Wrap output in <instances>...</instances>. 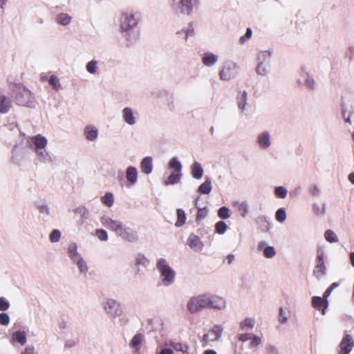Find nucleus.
I'll return each mask as SVG.
<instances>
[{"label":"nucleus","mask_w":354,"mask_h":354,"mask_svg":"<svg viewBox=\"0 0 354 354\" xmlns=\"http://www.w3.org/2000/svg\"><path fill=\"white\" fill-rule=\"evenodd\" d=\"M12 97L17 104L29 108H33L35 104L34 94L21 84H15L12 90Z\"/></svg>","instance_id":"1"},{"label":"nucleus","mask_w":354,"mask_h":354,"mask_svg":"<svg viewBox=\"0 0 354 354\" xmlns=\"http://www.w3.org/2000/svg\"><path fill=\"white\" fill-rule=\"evenodd\" d=\"M157 269L160 273V277L162 278V283L165 286L171 284L175 279L176 272L169 266L168 263L165 259H159L156 264Z\"/></svg>","instance_id":"2"},{"label":"nucleus","mask_w":354,"mask_h":354,"mask_svg":"<svg viewBox=\"0 0 354 354\" xmlns=\"http://www.w3.org/2000/svg\"><path fill=\"white\" fill-rule=\"evenodd\" d=\"M187 310L191 313H196L207 308L206 294L200 295L190 298L187 304Z\"/></svg>","instance_id":"3"},{"label":"nucleus","mask_w":354,"mask_h":354,"mask_svg":"<svg viewBox=\"0 0 354 354\" xmlns=\"http://www.w3.org/2000/svg\"><path fill=\"white\" fill-rule=\"evenodd\" d=\"M223 328L220 326L215 325L207 333L204 334L201 339L203 347L210 345L212 342L217 341L221 336Z\"/></svg>","instance_id":"4"},{"label":"nucleus","mask_w":354,"mask_h":354,"mask_svg":"<svg viewBox=\"0 0 354 354\" xmlns=\"http://www.w3.org/2000/svg\"><path fill=\"white\" fill-rule=\"evenodd\" d=\"M198 0H179L178 8L183 14L189 15L198 6Z\"/></svg>","instance_id":"5"},{"label":"nucleus","mask_w":354,"mask_h":354,"mask_svg":"<svg viewBox=\"0 0 354 354\" xmlns=\"http://www.w3.org/2000/svg\"><path fill=\"white\" fill-rule=\"evenodd\" d=\"M104 310L108 315L113 317H119L122 313L120 305L114 299H109L104 304Z\"/></svg>","instance_id":"6"},{"label":"nucleus","mask_w":354,"mask_h":354,"mask_svg":"<svg viewBox=\"0 0 354 354\" xmlns=\"http://www.w3.org/2000/svg\"><path fill=\"white\" fill-rule=\"evenodd\" d=\"M100 221L105 227L114 232L117 235L123 226V223L122 222L113 220L111 218L105 216L100 218Z\"/></svg>","instance_id":"7"},{"label":"nucleus","mask_w":354,"mask_h":354,"mask_svg":"<svg viewBox=\"0 0 354 354\" xmlns=\"http://www.w3.org/2000/svg\"><path fill=\"white\" fill-rule=\"evenodd\" d=\"M138 19L132 13H124L121 17V28L127 30L136 26Z\"/></svg>","instance_id":"8"},{"label":"nucleus","mask_w":354,"mask_h":354,"mask_svg":"<svg viewBox=\"0 0 354 354\" xmlns=\"http://www.w3.org/2000/svg\"><path fill=\"white\" fill-rule=\"evenodd\" d=\"M354 346V342L350 335H346L339 344L338 354H349Z\"/></svg>","instance_id":"9"},{"label":"nucleus","mask_w":354,"mask_h":354,"mask_svg":"<svg viewBox=\"0 0 354 354\" xmlns=\"http://www.w3.org/2000/svg\"><path fill=\"white\" fill-rule=\"evenodd\" d=\"M326 274V267L324 261V254L322 252H317V265L313 270V274L317 278H320Z\"/></svg>","instance_id":"10"},{"label":"nucleus","mask_w":354,"mask_h":354,"mask_svg":"<svg viewBox=\"0 0 354 354\" xmlns=\"http://www.w3.org/2000/svg\"><path fill=\"white\" fill-rule=\"evenodd\" d=\"M270 53L268 51H263L259 54L258 59L260 61L258 66H257V72L259 75H265L268 72V64H265L264 62L267 59H270Z\"/></svg>","instance_id":"11"},{"label":"nucleus","mask_w":354,"mask_h":354,"mask_svg":"<svg viewBox=\"0 0 354 354\" xmlns=\"http://www.w3.org/2000/svg\"><path fill=\"white\" fill-rule=\"evenodd\" d=\"M30 139L35 146L36 153L39 156H43V152L41 150L44 149L47 145V140L46 138L38 134L32 137Z\"/></svg>","instance_id":"12"},{"label":"nucleus","mask_w":354,"mask_h":354,"mask_svg":"<svg viewBox=\"0 0 354 354\" xmlns=\"http://www.w3.org/2000/svg\"><path fill=\"white\" fill-rule=\"evenodd\" d=\"M118 236L130 242H133L138 240L137 232L124 225L122 227V229Z\"/></svg>","instance_id":"13"},{"label":"nucleus","mask_w":354,"mask_h":354,"mask_svg":"<svg viewBox=\"0 0 354 354\" xmlns=\"http://www.w3.org/2000/svg\"><path fill=\"white\" fill-rule=\"evenodd\" d=\"M207 308L214 309H221L225 306V301L222 297L218 296H209L206 294Z\"/></svg>","instance_id":"14"},{"label":"nucleus","mask_w":354,"mask_h":354,"mask_svg":"<svg viewBox=\"0 0 354 354\" xmlns=\"http://www.w3.org/2000/svg\"><path fill=\"white\" fill-rule=\"evenodd\" d=\"M220 78L223 80H229L236 75L235 66L232 64H225L219 73Z\"/></svg>","instance_id":"15"},{"label":"nucleus","mask_w":354,"mask_h":354,"mask_svg":"<svg viewBox=\"0 0 354 354\" xmlns=\"http://www.w3.org/2000/svg\"><path fill=\"white\" fill-rule=\"evenodd\" d=\"M312 306L314 308L322 311V314L324 315L328 306V301L326 299L315 296L312 298Z\"/></svg>","instance_id":"16"},{"label":"nucleus","mask_w":354,"mask_h":354,"mask_svg":"<svg viewBox=\"0 0 354 354\" xmlns=\"http://www.w3.org/2000/svg\"><path fill=\"white\" fill-rule=\"evenodd\" d=\"M187 245L194 250L200 251L203 248V242L199 236L194 234H191L187 241Z\"/></svg>","instance_id":"17"},{"label":"nucleus","mask_w":354,"mask_h":354,"mask_svg":"<svg viewBox=\"0 0 354 354\" xmlns=\"http://www.w3.org/2000/svg\"><path fill=\"white\" fill-rule=\"evenodd\" d=\"M12 107L11 100L5 95H0V113L6 114Z\"/></svg>","instance_id":"18"},{"label":"nucleus","mask_w":354,"mask_h":354,"mask_svg":"<svg viewBox=\"0 0 354 354\" xmlns=\"http://www.w3.org/2000/svg\"><path fill=\"white\" fill-rule=\"evenodd\" d=\"M126 178L130 185L135 184L138 178V171L134 167H129L126 170Z\"/></svg>","instance_id":"19"},{"label":"nucleus","mask_w":354,"mask_h":354,"mask_svg":"<svg viewBox=\"0 0 354 354\" xmlns=\"http://www.w3.org/2000/svg\"><path fill=\"white\" fill-rule=\"evenodd\" d=\"M84 133L88 140L93 141L97 138L98 131L95 127L88 125L85 127Z\"/></svg>","instance_id":"20"},{"label":"nucleus","mask_w":354,"mask_h":354,"mask_svg":"<svg viewBox=\"0 0 354 354\" xmlns=\"http://www.w3.org/2000/svg\"><path fill=\"white\" fill-rule=\"evenodd\" d=\"M169 345L171 346L175 351L181 352L182 354H190L189 351V346L186 344L170 341Z\"/></svg>","instance_id":"21"},{"label":"nucleus","mask_w":354,"mask_h":354,"mask_svg":"<svg viewBox=\"0 0 354 354\" xmlns=\"http://www.w3.org/2000/svg\"><path fill=\"white\" fill-rule=\"evenodd\" d=\"M266 243L264 242H260L258 244V249L261 250L263 249V256L266 258L270 259L275 256L276 251L272 246L265 247Z\"/></svg>","instance_id":"22"},{"label":"nucleus","mask_w":354,"mask_h":354,"mask_svg":"<svg viewBox=\"0 0 354 354\" xmlns=\"http://www.w3.org/2000/svg\"><path fill=\"white\" fill-rule=\"evenodd\" d=\"M11 342H18L24 345L26 342V333L25 331H16L12 333Z\"/></svg>","instance_id":"23"},{"label":"nucleus","mask_w":354,"mask_h":354,"mask_svg":"<svg viewBox=\"0 0 354 354\" xmlns=\"http://www.w3.org/2000/svg\"><path fill=\"white\" fill-rule=\"evenodd\" d=\"M152 159L151 157H145L140 163V168L143 173L149 174L152 171Z\"/></svg>","instance_id":"24"},{"label":"nucleus","mask_w":354,"mask_h":354,"mask_svg":"<svg viewBox=\"0 0 354 354\" xmlns=\"http://www.w3.org/2000/svg\"><path fill=\"white\" fill-rule=\"evenodd\" d=\"M218 60V57L213 53H204L203 57V63L207 66H211L214 65Z\"/></svg>","instance_id":"25"},{"label":"nucleus","mask_w":354,"mask_h":354,"mask_svg":"<svg viewBox=\"0 0 354 354\" xmlns=\"http://www.w3.org/2000/svg\"><path fill=\"white\" fill-rule=\"evenodd\" d=\"M200 198H201V197L198 196L196 198L195 202H194V205L198 209V212L196 214V221H197L205 218L207 214V207H205L202 208V207H199V205H198V201H199Z\"/></svg>","instance_id":"26"},{"label":"nucleus","mask_w":354,"mask_h":354,"mask_svg":"<svg viewBox=\"0 0 354 354\" xmlns=\"http://www.w3.org/2000/svg\"><path fill=\"white\" fill-rule=\"evenodd\" d=\"M122 114L123 118L127 124L130 125H133L135 124L136 120L131 109L129 107L124 108L122 111Z\"/></svg>","instance_id":"27"},{"label":"nucleus","mask_w":354,"mask_h":354,"mask_svg":"<svg viewBox=\"0 0 354 354\" xmlns=\"http://www.w3.org/2000/svg\"><path fill=\"white\" fill-rule=\"evenodd\" d=\"M192 176L196 179H200L203 175V169L200 163L195 162L192 165Z\"/></svg>","instance_id":"28"},{"label":"nucleus","mask_w":354,"mask_h":354,"mask_svg":"<svg viewBox=\"0 0 354 354\" xmlns=\"http://www.w3.org/2000/svg\"><path fill=\"white\" fill-rule=\"evenodd\" d=\"M181 176V172L174 171L168 176L167 180H165V184L166 185L176 184L180 181Z\"/></svg>","instance_id":"29"},{"label":"nucleus","mask_w":354,"mask_h":354,"mask_svg":"<svg viewBox=\"0 0 354 354\" xmlns=\"http://www.w3.org/2000/svg\"><path fill=\"white\" fill-rule=\"evenodd\" d=\"M176 214H177V221L176 222L175 225L176 227H181L185 223L186 218H187L186 214L185 213V211L182 209H177Z\"/></svg>","instance_id":"30"},{"label":"nucleus","mask_w":354,"mask_h":354,"mask_svg":"<svg viewBox=\"0 0 354 354\" xmlns=\"http://www.w3.org/2000/svg\"><path fill=\"white\" fill-rule=\"evenodd\" d=\"M258 143L260 147L263 148H267L270 146L269 135L267 133H263L259 136Z\"/></svg>","instance_id":"31"},{"label":"nucleus","mask_w":354,"mask_h":354,"mask_svg":"<svg viewBox=\"0 0 354 354\" xmlns=\"http://www.w3.org/2000/svg\"><path fill=\"white\" fill-rule=\"evenodd\" d=\"M212 183L210 180H205L204 183H203L198 187V192L204 194H208L212 191Z\"/></svg>","instance_id":"32"},{"label":"nucleus","mask_w":354,"mask_h":354,"mask_svg":"<svg viewBox=\"0 0 354 354\" xmlns=\"http://www.w3.org/2000/svg\"><path fill=\"white\" fill-rule=\"evenodd\" d=\"M144 336L141 333L136 334L132 338L130 346L136 349H139V346L143 340Z\"/></svg>","instance_id":"33"},{"label":"nucleus","mask_w":354,"mask_h":354,"mask_svg":"<svg viewBox=\"0 0 354 354\" xmlns=\"http://www.w3.org/2000/svg\"><path fill=\"white\" fill-rule=\"evenodd\" d=\"M168 167L169 169H174V171L181 172V164L176 157H174L170 160L168 164Z\"/></svg>","instance_id":"34"},{"label":"nucleus","mask_w":354,"mask_h":354,"mask_svg":"<svg viewBox=\"0 0 354 354\" xmlns=\"http://www.w3.org/2000/svg\"><path fill=\"white\" fill-rule=\"evenodd\" d=\"M101 202L107 207H111L114 202L113 196L111 193L107 192L101 198Z\"/></svg>","instance_id":"35"},{"label":"nucleus","mask_w":354,"mask_h":354,"mask_svg":"<svg viewBox=\"0 0 354 354\" xmlns=\"http://www.w3.org/2000/svg\"><path fill=\"white\" fill-rule=\"evenodd\" d=\"M68 254L73 261H75L76 259L80 257L77 251V245L75 243H72L68 246Z\"/></svg>","instance_id":"36"},{"label":"nucleus","mask_w":354,"mask_h":354,"mask_svg":"<svg viewBox=\"0 0 354 354\" xmlns=\"http://www.w3.org/2000/svg\"><path fill=\"white\" fill-rule=\"evenodd\" d=\"M71 17L65 13H61L58 15L56 18L57 22L62 25L68 24L71 21Z\"/></svg>","instance_id":"37"},{"label":"nucleus","mask_w":354,"mask_h":354,"mask_svg":"<svg viewBox=\"0 0 354 354\" xmlns=\"http://www.w3.org/2000/svg\"><path fill=\"white\" fill-rule=\"evenodd\" d=\"M324 238L330 243H335L338 241L337 236L331 230H327L324 233Z\"/></svg>","instance_id":"38"},{"label":"nucleus","mask_w":354,"mask_h":354,"mask_svg":"<svg viewBox=\"0 0 354 354\" xmlns=\"http://www.w3.org/2000/svg\"><path fill=\"white\" fill-rule=\"evenodd\" d=\"M254 324L255 322L253 319L246 318L240 323V328L241 330H245V328H252L254 326Z\"/></svg>","instance_id":"39"},{"label":"nucleus","mask_w":354,"mask_h":354,"mask_svg":"<svg viewBox=\"0 0 354 354\" xmlns=\"http://www.w3.org/2000/svg\"><path fill=\"white\" fill-rule=\"evenodd\" d=\"M227 229V225L224 221H218L215 225V230L219 234H223Z\"/></svg>","instance_id":"40"},{"label":"nucleus","mask_w":354,"mask_h":354,"mask_svg":"<svg viewBox=\"0 0 354 354\" xmlns=\"http://www.w3.org/2000/svg\"><path fill=\"white\" fill-rule=\"evenodd\" d=\"M218 216L222 219L228 218L230 216V209L226 207H221L218 211Z\"/></svg>","instance_id":"41"},{"label":"nucleus","mask_w":354,"mask_h":354,"mask_svg":"<svg viewBox=\"0 0 354 354\" xmlns=\"http://www.w3.org/2000/svg\"><path fill=\"white\" fill-rule=\"evenodd\" d=\"M48 82H49L50 85H51L55 90L58 91L59 89V88H60L59 80L55 75H51L50 77Z\"/></svg>","instance_id":"42"},{"label":"nucleus","mask_w":354,"mask_h":354,"mask_svg":"<svg viewBox=\"0 0 354 354\" xmlns=\"http://www.w3.org/2000/svg\"><path fill=\"white\" fill-rule=\"evenodd\" d=\"M246 99L247 93L243 91L241 96L238 97V106L240 109L243 110L245 109L246 104Z\"/></svg>","instance_id":"43"},{"label":"nucleus","mask_w":354,"mask_h":354,"mask_svg":"<svg viewBox=\"0 0 354 354\" xmlns=\"http://www.w3.org/2000/svg\"><path fill=\"white\" fill-rule=\"evenodd\" d=\"M274 194L278 198H284L287 195V190L282 186L277 187L274 189Z\"/></svg>","instance_id":"44"},{"label":"nucleus","mask_w":354,"mask_h":354,"mask_svg":"<svg viewBox=\"0 0 354 354\" xmlns=\"http://www.w3.org/2000/svg\"><path fill=\"white\" fill-rule=\"evenodd\" d=\"M275 216L279 222L283 223L286 218V213L283 208H280L277 211Z\"/></svg>","instance_id":"45"},{"label":"nucleus","mask_w":354,"mask_h":354,"mask_svg":"<svg viewBox=\"0 0 354 354\" xmlns=\"http://www.w3.org/2000/svg\"><path fill=\"white\" fill-rule=\"evenodd\" d=\"M95 234L100 241H105L108 239V234L104 230H102V229L96 230Z\"/></svg>","instance_id":"46"},{"label":"nucleus","mask_w":354,"mask_h":354,"mask_svg":"<svg viewBox=\"0 0 354 354\" xmlns=\"http://www.w3.org/2000/svg\"><path fill=\"white\" fill-rule=\"evenodd\" d=\"M61 233L58 230H54L50 234V241L53 243L57 242L60 239Z\"/></svg>","instance_id":"47"},{"label":"nucleus","mask_w":354,"mask_h":354,"mask_svg":"<svg viewBox=\"0 0 354 354\" xmlns=\"http://www.w3.org/2000/svg\"><path fill=\"white\" fill-rule=\"evenodd\" d=\"M250 339H251V342L250 344V347H251V348L256 347L261 344V337H259L257 335H252L251 336Z\"/></svg>","instance_id":"48"},{"label":"nucleus","mask_w":354,"mask_h":354,"mask_svg":"<svg viewBox=\"0 0 354 354\" xmlns=\"http://www.w3.org/2000/svg\"><path fill=\"white\" fill-rule=\"evenodd\" d=\"M97 62L92 60L86 64V70L89 73L94 74L96 72Z\"/></svg>","instance_id":"49"},{"label":"nucleus","mask_w":354,"mask_h":354,"mask_svg":"<svg viewBox=\"0 0 354 354\" xmlns=\"http://www.w3.org/2000/svg\"><path fill=\"white\" fill-rule=\"evenodd\" d=\"M75 261H77V265L81 272L87 271L86 264L82 259L79 257L78 259H76Z\"/></svg>","instance_id":"50"},{"label":"nucleus","mask_w":354,"mask_h":354,"mask_svg":"<svg viewBox=\"0 0 354 354\" xmlns=\"http://www.w3.org/2000/svg\"><path fill=\"white\" fill-rule=\"evenodd\" d=\"M252 31L250 28H247L246 32L243 36L240 37L239 41L241 44L245 43V41L252 37Z\"/></svg>","instance_id":"51"},{"label":"nucleus","mask_w":354,"mask_h":354,"mask_svg":"<svg viewBox=\"0 0 354 354\" xmlns=\"http://www.w3.org/2000/svg\"><path fill=\"white\" fill-rule=\"evenodd\" d=\"M10 322L9 316L4 313L0 314V324L7 326Z\"/></svg>","instance_id":"52"},{"label":"nucleus","mask_w":354,"mask_h":354,"mask_svg":"<svg viewBox=\"0 0 354 354\" xmlns=\"http://www.w3.org/2000/svg\"><path fill=\"white\" fill-rule=\"evenodd\" d=\"M10 307L9 302L3 297H0V310L5 311Z\"/></svg>","instance_id":"53"},{"label":"nucleus","mask_w":354,"mask_h":354,"mask_svg":"<svg viewBox=\"0 0 354 354\" xmlns=\"http://www.w3.org/2000/svg\"><path fill=\"white\" fill-rule=\"evenodd\" d=\"M147 263H148V260L144 255L139 254L138 256V257L136 258V264L137 265L142 264V265L145 266Z\"/></svg>","instance_id":"54"},{"label":"nucleus","mask_w":354,"mask_h":354,"mask_svg":"<svg viewBox=\"0 0 354 354\" xmlns=\"http://www.w3.org/2000/svg\"><path fill=\"white\" fill-rule=\"evenodd\" d=\"M251 336V334L249 333L241 334L239 336V340L241 342H246L247 340L250 339Z\"/></svg>","instance_id":"55"},{"label":"nucleus","mask_w":354,"mask_h":354,"mask_svg":"<svg viewBox=\"0 0 354 354\" xmlns=\"http://www.w3.org/2000/svg\"><path fill=\"white\" fill-rule=\"evenodd\" d=\"M279 321L282 324L287 321V317L283 315V310L281 307L279 308Z\"/></svg>","instance_id":"56"},{"label":"nucleus","mask_w":354,"mask_h":354,"mask_svg":"<svg viewBox=\"0 0 354 354\" xmlns=\"http://www.w3.org/2000/svg\"><path fill=\"white\" fill-rule=\"evenodd\" d=\"M21 354H36L32 346H28Z\"/></svg>","instance_id":"57"},{"label":"nucleus","mask_w":354,"mask_h":354,"mask_svg":"<svg viewBox=\"0 0 354 354\" xmlns=\"http://www.w3.org/2000/svg\"><path fill=\"white\" fill-rule=\"evenodd\" d=\"M158 354H174V352L170 348H163Z\"/></svg>","instance_id":"58"},{"label":"nucleus","mask_w":354,"mask_h":354,"mask_svg":"<svg viewBox=\"0 0 354 354\" xmlns=\"http://www.w3.org/2000/svg\"><path fill=\"white\" fill-rule=\"evenodd\" d=\"M333 290L330 288H328L326 289V290L324 292V295H323V297L322 298H324L326 299V298L330 295V294L331 293Z\"/></svg>","instance_id":"59"},{"label":"nucleus","mask_w":354,"mask_h":354,"mask_svg":"<svg viewBox=\"0 0 354 354\" xmlns=\"http://www.w3.org/2000/svg\"><path fill=\"white\" fill-rule=\"evenodd\" d=\"M227 263L229 264L232 263V261H234V256L233 254H229L227 255Z\"/></svg>","instance_id":"60"},{"label":"nucleus","mask_w":354,"mask_h":354,"mask_svg":"<svg viewBox=\"0 0 354 354\" xmlns=\"http://www.w3.org/2000/svg\"><path fill=\"white\" fill-rule=\"evenodd\" d=\"M350 260H351V265L353 266V267H354V252H351Z\"/></svg>","instance_id":"61"},{"label":"nucleus","mask_w":354,"mask_h":354,"mask_svg":"<svg viewBox=\"0 0 354 354\" xmlns=\"http://www.w3.org/2000/svg\"><path fill=\"white\" fill-rule=\"evenodd\" d=\"M203 354H217L214 350L209 349L204 351Z\"/></svg>","instance_id":"62"},{"label":"nucleus","mask_w":354,"mask_h":354,"mask_svg":"<svg viewBox=\"0 0 354 354\" xmlns=\"http://www.w3.org/2000/svg\"><path fill=\"white\" fill-rule=\"evenodd\" d=\"M348 180L351 181V183L354 184V172L348 175Z\"/></svg>","instance_id":"63"},{"label":"nucleus","mask_w":354,"mask_h":354,"mask_svg":"<svg viewBox=\"0 0 354 354\" xmlns=\"http://www.w3.org/2000/svg\"><path fill=\"white\" fill-rule=\"evenodd\" d=\"M313 83H314L313 80H306V85L308 86L309 87H312V85L313 84Z\"/></svg>","instance_id":"64"}]
</instances>
